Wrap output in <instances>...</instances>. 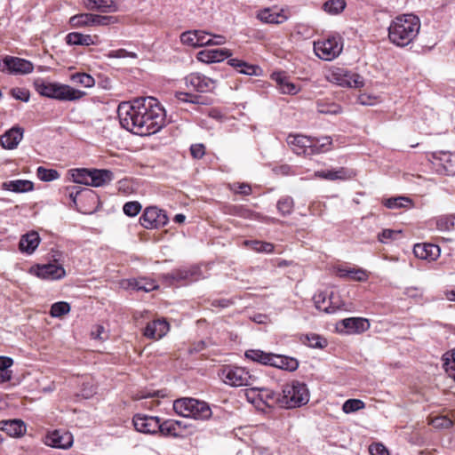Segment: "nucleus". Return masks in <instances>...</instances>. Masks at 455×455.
<instances>
[{"label": "nucleus", "mask_w": 455, "mask_h": 455, "mask_svg": "<svg viewBox=\"0 0 455 455\" xmlns=\"http://www.w3.org/2000/svg\"><path fill=\"white\" fill-rule=\"evenodd\" d=\"M244 245L258 252H271L273 251V244L263 243L257 240L244 241Z\"/></svg>", "instance_id": "nucleus-42"}, {"label": "nucleus", "mask_w": 455, "mask_h": 455, "mask_svg": "<svg viewBox=\"0 0 455 455\" xmlns=\"http://www.w3.org/2000/svg\"><path fill=\"white\" fill-rule=\"evenodd\" d=\"M192 156L195 158H202L205 153L204 146L203 144H195L190 148Z\"/></svg>", "instance_id": "nucleus-64"}, {"label": "nucleus", "mask_w": 455, "mask_h": 455, "mask_svg": "<svg viewBox=\"0 0 455 455\" xmlns=\"http://www.w3.org/2000/svg\"><path fill=\"white\" fill-rule=\"evenodd\" d=\"M232 55L228 49H204L197 52L196 59L204 63L220 62Z\"/></svg>", "instance_id": "nucleus-18"}, {"label": "nucleus", "mask_w": 455, "mask_h": 455, "mask_svg": "<svg viewBox=\"0 0 455 455\" xmlns=\"http://www.w3.org/2000/svg\"><path fill=\"white\" fill-rule=\"evenodd\" d=\"M68 175L73 182L90 186L91 170L71 169L68 171Z\"/></svg>", "instance_id": "nucleus-33"}, {"label": "nucleus", "mask_w": 455, "mask_h": 455, "mask_svg": "<svg viewBox=\"0 0 455 455\" xmlns=\"http://www.w3.org/2000/svg\"><path fill=\"white\" fill-rule=\"evenodd\" d=\"M245 357L253 362H258L277 369H283L284 366V356L279 354L266 353L259 349H251L245 352Z\"/></svg>", "instance_id": "nucleus-11"}, {"label": "nucleus", "mask_w": 455, "mask_h": 455, "mask_svg": "<svg viewBox=\"0 0 455 455\" xmlns=\"http://www.w3.org/2000/svg\"><path fill=\"white\" fill-rule=\"evenodd\" d=\"M401 235L400 230H394V229H383L379 235H378V240L379 242L382 243H387L391 241H394Z\"/></svg>", "instance_id": "nucleus-48"}, {"label": "nucleus", "mask_w": 455, "mask_h": 455, "mask_svg": "<svg viewBox=\"0 0 455 455\" xmlns=\"http://www.w3.org/2000/svg\"><path fill=\"white\" fill-rule=\"evenodd\" d=\"M431 425L435 428H449L453 425V422L446 416H438L432 419Z\"/></svg>", "instance_id": "nucleus-51"}, {"label": "nucleus", "mask_w": 455, "mask_h": 455, "mask_svg": "<svg viewBox=\"0 0 455 455\" xmlns=\"http://www.w3.org/2000/svg\"><path fill=\"white\" fill-rule=\"evenodd\" d=\"M383 204L388 209H399L411 204V200L405 196H396L383 200Z\"/></svg>", "instance_id": "nucleus-37"}, {"label": "nucleus", "mask_w": 455, "mask_h": 455, "mask_svg": "<svg viewBox=\"0 0 455 455\" xmlns=\"http://www.w3.org/2000/svg\"><path fill=\"white\" fill-rule=\"evenodd\" d=\"M31 272L39 278L46 280H59L66 275L63 267L57 263L37 266L36 268H32Z\"/></svg>", "instance_id": "nucleus-14"}, {"label": "nucleus", "mask_w": 455, "mask_h": 455, "mask_svg": "<svg viewBox=\"0 0 455 455\" xmlns=\"http://www.w3.org/2000/svg\"><path fill=\"white\" fill-rule=\"evenodd\" d=\"M113 180V173L108 170H91L90 186L101 187Z\"/></svg>", "instance_id": "nucleus-27"}, {"label": "nucleus", "mask_w": 455, "mask_h": 455, "mask_svg": "<svg viewBox=\"0 0 455 455\" xmlns=\"http://www.w3.org/2000/svg\"><path fill=\"white\" fill-rule=\"evenodd\" d=\"M70 311V306L68 303L60 301L54 303L52 307L50 314L52 317H60Z\"/></svg>", "instance_id": "nucleus-47"}, {"label": "nucleus", "mask_w": 455, "mask_h": 455, "mask_svg": "<svg viewBox=\"0 0 455 455\" xmlns=\"http://www.w3.org/2000/svg\"><path fill=\"white\" fill-rule=\"evenodd\" d=\"M343 39L339 35L329 36L314 43V52L323 60L331 61L342 52Z\"/></svg>", "instance_id": "nucleus-6"}, {"label": "nucleus", "mask_w": 455, "mask_h": 455, "mask_svg": "<svg viewBox=\"0 0 455 455\" xmlns=\"http://www.w3.org/2000/svg\"><path fill=\"white\" fill-rule=\"evenodd\" d=\"M174 422H177L178 426L176 427L179 429V433H183V436L187 434L192 435L196 432L194 427L185 424L183 421L174 420Z\"/></svg>", "instance_id": "nucleus-62"}, {"label": "nucleus", "mask_w": 455, "mask_h": 455, "mask_svg": "<svg viewBox=\"0 0 455 455\" xmlns=\"http://www.w3.org/2000/svg\"><path fill=\"white\" fill-rule=\"evenodd\" d=\"M120 285L126 290L132 289L146 292L156 290L158 287L154 281L148 280L146 278L123 280L121 281Z\"/></svg>", "instance_id": "nucleus-21"}, {"label": "nucleus", "mask_w": 455, "mask_h": 455, "mask_svg": "<svg viewBox=\"0 0 455 455\" xmlns=\"http://www.w3.org/2000/svg\"><path fill=\"white\" fill-rule=\"evenodd\" d=\"M228 63L244 75L258 76L262 74V69L259 66L250 65L238 59H229Z\"/></svg>", "instance_id": "nucleus-26"}, {"label": "nucleus", "mask_w": 455, "mask_h": 455, "mask_svg": "<svg viewBox=\"0 0 455 455\" xmlns=\"http://www.w3.org/2000/svg\"><path fill=\"white\" fill-rule=\"evenodd\" d=\"M92 336L95 339L104 340L108 338L107 331L105 328L101 325H97L92 331Z\"/></svg>", "instance_id": "nucleus-60"}, {"label": "nucleus", "mask_w": 455, "mask_h": 455, "mask_svg": "<svg viewBox=\"0 0 455 455\" xmlns=\"http://www.w3.org/2000/svg\"><path fill=\"white\" fill-rule=\"evenodd\" d=\"M70 81L75 84L94 85L95 80L86 73H74L70 76Z\"/></svg>", "instance_id": "nucleus-44"}, {"label": "nucleus", "mask_w": 455, "mask_h": 455, "mask_svg": "<svg viewBox=\"0 0 455 455\" xmlns=\"http://www.w3.org/2000/svg\"><path fill=\"white\" fill-rule=\"evenodd\" d=\"M199 267H192L190 268H181L175 270L172 274V277L174 280L180 281V280H188V281H194L197 280L199 278Z\"/></svg>", "instance_id": "nucleus-32"}, {"label": "nucleus", "mask_w": 455, "mask_h": 455, "mask_svg": "<svg viewBox=\"0 0 455 455\" xmlns=\"http://www.w3.org/2000/svg\"><path fill=\"white\" fill-rule=\"evenodd\" d=\"M141 210V205L139 202H128L124 205V212L131 217L136 216Z\"/></svg>", "instance_id": "nucleus-53"}, {"label": "nucleus", "mask_w": 455, "mask_h": 455, "mask_svg": "<svg viewBox=\"0 0 455 455\" xmlns=\"http://www.w3.org/2000/svg\"><path fill=\"white\" fill-rule=\"evenodd\" d=\"M435 227L440 231L455 229V215H443L435 220Z\"/></svg>", "instance_id": "nucleus-35"}, {"label": "nucleus", "mask_w": 455, "mask_h": 455, "mask_svg": "<svg viewBox=\"0 0 455 455\" xmlns=\"http://www.w3.org/2000/svg\"><path fill=\"white\" fill-rule=\"evenodd\" d=\"M365 407V403L359 399H348L347 400L342 406V410L345 413H352L357 411Z\"/></svg>", "instance_id": "nucleus-46"}, {"label": "nucleus", "mask_w": 455, "mask_h": 455, "mask_svg": "<svg viewBox=\"0 0 455 455\" xmlns=\"http://www.w3.org/2000/svg\"><path fill=\"white\" fill-rule=\"evenodd\" d=\"M135 429L144 434H156L160 428L158 417L137 414L132 419Z\"/></svg>", "instance_id": "nucleus-13"}, {"label": "nucleus", "mask_w": 455, "mask_h": 455, "mask_svg": "<svg viewBox=\"0 0 455 455\" xmlns=\"http://www.w3.org/2000/svg\"><path fill=\"white\" fill-rule=\"evenodd\" d=\"M24 129L16 125L6 131L0 136V145L8 150H12L18 147L23 139Z\"/></svg>", "instance_id": "nucleus-16"}, {"label": "nucleus", "mask_w": 455, "mask_h": 455, "mask_svg": "<svg viewBox=\"0 0 455 455\" xmlns=\"http://www.w3.org/2000/svg\"><path fill=\"white\" fill-rule=\"evenodd\" d=\"M368 278L367 272L363 268H355L352 267L350 274L348 275V279L357 282L366 281Z\"/></svg>", "instance_id": "nucleus-54"}, {"label": "nucleus", "mask_w": 455, "mask_h": 455, "mask_svg": "<svg viewBox=\"0 0 455 455\" xmlns=\"http://www.w3.org/2000/svg\"><path fill=\"white\" fill-rule=\"evenodd\" d=\"M326 80L336 85H363V78L346 67L331 66L324 72Z\"/></svg>", "instance_id": "nucleus-5"}, {"label": "nucleus", "mask_w": 455, "mask_h": 455, "mask_svg": "<svg viewBox=\"0 0 455 455\" xmlns=\"http://www.w3.org/2000/svg\"><path fill=\"white\" fill-rule=\"evenodd\" d=\"M258 393V396L260 400L265 401V403L268 405V406H272V403H270V401L273 400V401H277L278 400V397L276 394H275L274 392L272 391H269L267 389H265V388H260V387H251V389L247 390L246 391V396L248 398L249 401L251 400V402L253 403L254 402V398H255V394Z\"/></svg>", "instance_id": "nucleus-28"}, {"label": "nucleus", "mask_w": 455, "mask_h": 455, "mask_svg": "<svg viewBox=\"0 0 455 455\" xmlns=\"http://www.w3.org/2000/svg\"><path fill=\"white\" fill-rule=\"evenodd\" d=\"M444 368L447 374L455 381V348L444 355Z\"/></svg>", "instance_id": "nucleus-43"}, {"label": "nucleus", "mask_w": 455, "mask_h": 455, "mask_svg": "<svg viewBox=\"0 0 455 455\" xmlns=\"http://www.w3.org/2000/svg\"><path fill=\"white\" fill-rule=\"evenodd\" d=\"M40 237L38 233L31 231L21 236L20 240V250L22 252L32 253L39 245Z\"/></svg>", "instance_id": "nucleus-23"}, {"label": "nucleus", "mask_w": 455, "mask_h": 455, "mask_svg": "<svg viewBox=\"0 0 455 455\" xmlns=\"http://www.w3.org/2000/svg\"><path fill=\"white\" fill-rule=\"evenodd\" d=\"M420 20L413 14L398 15L388 26V39L398 47L410 44L419 35Z\"/></svg>", "instance_id": "nucleus-2"}, {"label": "nucleus", "mask_w": 455, "mask_h": 455, "mask_svg": "<svg viewBox=\"0 0 455 455\" xmlns=\"http://www.w3.org/2000/svg\"><path fill=\"white\" fill-rule=\"evenodd\" d=\"M34 69L33 64L19 57L6 56L0 60V70L7 71L14 75H25L31 73Z\"/></svg>", "instance_id": "nucleus-9"}, {"label": "nucleus", "mask_w": 455, "mask_h": 455, "mask_svg": "<svg viewBox=\"0 0 455 455\" xmlns=\"http://www.w3.org/2000/svg\"><path fill=\"white\" fill-rule=\"evenodd\" d=\"M177 426V422H174L173 419H167L162 423L160 422L158 432L166 436L181 437L183 433H179Z\"/></svg>", "instance_id": "nucleus-34"}, {"label": "nucleus", "mask_w": 455, "mask_h": 455, "mask_svg": "<svg viewBox=\"0 0 455 455\" xmlns=\"http://www.w3.org/2000/svg\"><path fill=\"white\" fill-rule=\"evenodd\" d=\"M286 143L295 154L308 156V147L311 143V137L300 134H290L286 137Z\"/></svg>", "instance_id": "nucleus-19"}, {"label": "nucleus", "mask_w": 455, "mask_h": 455, "mask_svg": "<svg viewBox=\"0 0 455 455\" xmlns=\"http://www.w3.org/2000/svg\"><path fill=\"white\" fill-rule=\"evenodd\" d=\"M107 56L108 58H126V57H130V58H133V59L137 58V54L135 52H128L125 49H118V50L110 51Z\"/></svg>", "instance_id": "nucleus-57"}, {"label": "nucleus", "mask_w": 455, "mask_h": 455, "mask_svg": "<svg viewBox=\"0 0 455 455\" xmlns=\"http://www.w3.org/2000/svg\"><path fill=\"white\" fill-rule=\"evenodd\" d=\"M187 85H208L206 77L202 76L200 74L193 73L186 77Z\"/></svg>", "instance_id": "nucleus-52"}, {"label": "nucleus", "mask_w": 455, "mask_h": 455, "mask_svg": "<svg viewBox=\"0 0 455 455\" xmlns=\"http://www.w3.org/2000/svg\"><path fill=\"white\" fill-rule=\"evenodd\" d=\"M3 188L6 190L16 193H24L31 191L33 189V183L30 180H11L8 182H4L3 184Z\"/></svg>", "instance_id": "nucleus-30"}, {"label": "nucleus", "mask_w": 455, "mask_h": 455, "mask_svg": "<svg viewBox=\"0 0 455 455\" xmlns=\"http://www.w3.org/2000/svg\"><path fill=\"white\" fill-rule=\"evenodd\" d=\"M413 253L419 259L431 261L439 257L440 248L432 243H418L414 245Z\"/></svg>", "instance_id": "nucleus-20"}, {"label": "nucleus", "mask_w": 455, "mask_h": 455, "mask_svg": "<svg viewBox=\"0 0 455 455\" xmlns=\"http://www.w3.org/2000/svg\"><path fill=\"white\" fill-rule=\"evenodd\" d=\"M115 18L113 16H102L92 14V26H106L114 22Z\"/></svg>", "instance_id": "nucleus-55"}, {"label": "nucleus", "mask_w": 455, "mask_h": 455, "mask_svg": "<svg viewBox=\"0 0 455 455\" xmlns=\"http://www.w3.org/2000/svg\"><path fill=\"white\" fill-rule=\"evenodd\" d=\"M170 330V325L165 319H156L148 323L144 330V336L148 339H160Z\"/></svg>", "instance_id": "nucleus-17"}, {"label": "nucleus", "mask_w": 455, "mask_h": 455, "mask_svg": "<svg viewBox=\"0 0 455 455\" xmlns=\"http://www.w3.org/2000/svg\"><path fill=\"white\" fill-rule=\"evenodd\" d=\"M261 21L272 24H280L284 21L283 8H266L257 16Z\"/></svg>", "instance_id": "nucleus-22"}, {"label": "nucleus", "mask_w": 455, "mask_h": 455, "mask_svg": "<svg viewBox=\"0 0 455 455\" xmlns=\"http://www.w3.org/2000/svg\"><path fill=\"white\" fill-rule=\"evenodd\" d=\"M140 224L148 228H158L168 223L166 213L156 207H148L140 218Z\"/></svg>", "instance_id": "nucleus-12"}, {"label": "nucleus", "mask_w": 455, "mask_h": 455, "mask_svg": "<svg viewBox=\"0 0 455 455\" xmlns=\"http://www.w3.org/2000/svg\"><path fill=\"white\" fill-rule=\"evenodd\" d=\"M36 91L42 96L59 100H75L85 95L75 87H36Z\"/></svg>", "instance_id": "nucleus-8"}, {"label": "nucleus", "mask_w": 455, "mask_h": 455, "mask_svg": "<svg viewBox=\"0 0 455 455\" xmlns=\"http://www.w3.org/2000/svg\"><path fill=\"white\" fill-rule=\"evenodd\" d=\"M199 92H203V91L198 90H183L176 92L175 97L180 102L185 103H192V104H203L204 100L203 97L199 94Z\"/></svg>", "instance_id": "nucleus-29"}, {"label": "nucleus", "mask_w": 455, "mask_h": 455, "mask_svg": "<svg viewBox=\"0 0 455 455\" xmlns=\"http://www.w3.org/2000/svg\"><path fill=\"white\" fill-rule=\"evenodd\" d=\"M345 7V0H328L323 4V10L332 15L340 13Z\"/></svg>", "instance_id": "nucleus-40"}, {"label": "nucleus", "mask_w": 455, "mask_h": 455, "mask_svg": "<svg viewBox=\"0 0 455 455\" xmlns=\"http://www.w3.org/2000/svg\"><path fill=\"white\" fill-rule=\"evenodd\" d=\"M309 401V391L304 382L293 380L286 394V409L301 407Z\"/></svg>", "instance_id": "nucleus-7"}, {"label": "nucleus", "mask_w": 455, "mask_h": 455, "mask_svg": "<svg viewBox=\"0 0 455 455\" xmlns=\"http://www.w3.org/2000/svg\"><path fill=\"white\" fill-rule=\"evenodd\" d=\"M197 37H198V42H197L198 47L211 45L212 38H211L210 33H208L204 30H197Z\"/></svg>", "instance_id": "nucleus-58"}, {"label": "nucleus", "mask_w": 455, "mask_h": 455, "mask_svg": "<svg viewBox=\"0 0 455 455\" xmlns=\"http://www.w3.org/2000/svg\"><path fill=\"white\" fill-rule=\"evenodd\" d=\"M353 172L346 168L340 167L336 170L318 171L315 172V176L320 179L336 180H347L352 177Z\"/></svg>", "instance_id": "nucleus-25"}, {"label": "nucleus", "mask_w": 455, "mask_h": 455, "mask_svg": "<svg viewBox=\"0 0 455 455\" xmlns=\"http://www.w3.org/2000/svg\"><path fill=\"white\" fill-rule=\"evenodd\" d=\"M88 9L108 12L115 11V6L112 0H92V3L88 4Z\"/></svg>", "instance_id": "nucleus-41"}, {"label": "nucleus", "mask_w": 455, "mask_h": 455, "mask_svg": "<svg viewBox=\"0 0 455 455\" xmlns=\"http://www.w3.org/2000/svg\"><path fill=\"white\" fill-rule=\"evenodd\" d=\"M173 410L180 416L196 420H205L212 416V410L205 402L188 397L175 400Z\"/></svg>", "instance_id": "nucleus-3"}, {"label": "nucleus", "mask_w": 455, "mask_h": 455, "mask_svg": "<svg viewBox=\"0 0 455 455\" xmlns=\"http://www.w3.org/2000/svg\"><path fill=\"white\" fill-rule=\"evenodd\" d=\"M371 455H389L387 448L381 443H376L370 446Z\"/></svg>", "instance_id": "nucleus-61"}, {"label": "nucleus", "mask_w": 455, "mask_h": 455, "mask_svg": "<svg viewBox=\"0 0 455 455\" xmlns=\"http://www.w3.org/2000/svg\"><path fill=\"white\" fill-rule=\"evenodd\" d=\"M307 345L313 348H323L327 346V340L318 334L307 336Z\"/></svg>", "instance_id": "nucleus-50"}, {"label": "nucleus", "mask_w": 455, "mask_h": 455, "mask_svg": "<svg viewBox=\"0 0 455 455\" xmlns=\"http://www.w3.org/2000/svg\"><path fill=\"white\" fill-rule=\"evenodd\" d=\"M339 327L345 329L347 334H359L369 330L370 323L366 318L348 317L341 320Z\"/></svg>", "instance_id": "nucleus-15"}, {"label": "nucleus", "mask_w": 455, "mask_h": 455, "mask_svg": "<svg viewBox=\"0 0 455 455\" xmlns=\"http://www.w3.org/2000/svg\"><path fill=\"white\" fill-rule=\"evenodd\" d=\"M180 42L188 46L197 48V30H188L180 35Z\"/></svg>", "instance_id": "nucleus-45"}, {"label": "nucleus", "mask_w": 455, "mask_h": 455, "mask_svg": "<svg viewBox=\"0 0 455 455\" xmlns=\"http://www.w3.org/2000/svg\"><path fill=\"white\" fill-rule=\"evenodd\" d=\"M324 152L325 148H323V145L320 144L319 140L311 137V143L308 147V156L322 154Z\"/></svg>", "instance_id": "nucleus-59"}, {"label": "nucleus", "mask_w": 455, "mask_h": 455, "mask_svg": "<svg viewBox=\"0 0 455 455\" xmlns=\"http://www.w3.org/2000/svg\"><path fill=\"white\" fill-rule=\"evenodd\" d=\"M37 176L43 181H52L57 180L60 177L57 171L52 169H46L42 166L37 168Z\"/></svg>", "instance_id": "nucleus-49"}, {"label": "nucleus", "mask_w": 455, "mask_h": 455, "mask_svg": "<svg viewBox=\"0 0 455 455\" xmlns=\"http://www.w3.org/2000/svg\"><path fill=\"white\" fill-rule=\"evenodd\" d=\"M379 96L366 90H359L356 94V102L363 106H372L378 103Z\"/></svg>", "instance_id": "nucleus-36"}, {"label": "nucleus", "mask_w": 455, "mask_h": 455, "mask_svg": "<svg viewBox=\"0 0 455 455\" xmlns=\"http://www.w3.org/2000/svg\"><path fill=\"white\" fill-rule=\"evenodd\" d=\"M95 392H96L95 387L92 384L86 383V384H84V387L81 390V395L84 398L88 399V398L92 397L95 394Z\"/></svg>", "instance_id": "nucleus-63"}, {"label": "nucleus", "mask_w": 455, "mask_h": 455, "mask_svg": "<svg viewBox=\"0 0 455 455\" xmlns=\"http://www.w3.org/2000/svg\"><path fill=\"white\" fill-rule=\"evenodd\" d=\"M12 94L15 99L22 101H28L29 99V92L27 87H13Z\"/></svg>", "instance_id": "nucleus-56"}, {"label": "nucleus", "mask_w": 455, "mask_h": 455, "mask_svg": "<svg viewBox=\"0 0 455 455\" xmlns=\"http://www.w3.org/2000/svg\"><path fill=\"white\" fill-rule=\"evenodd\" d=\"M0 429L12 437L22 435L26 432V426L19 419L6 420L0 422Z\"/></svg>", "instance_id": "nucleus-24"}, {"label": "nucleus", "mask_w": 455, "mask_h": 455, "mask_svg": "<svg viewBox=\"0 0 455 455\" xmlns=\"http://www.w3.org/2000/svg\"><path fill=\"white\" fill-rule=\"evenodd\" d=\"M314 301L317 309L323 310L328 314L334 313L339 308L338 306L325 305L327 301V296L323 292L315 294L314 296Z\"/></svg>", "instance_id": "nucleus-38"}, {"label": "nucleus", "mask_w": 455, "mask_h": 455, "mask_svg": "<svg viewBox=\"0 0 455 455\" xmlns=\"http://www.w3.org/2000/svg\"><path fill=\"white\" fill-rule=\"evenodd\" d=\"M69 24L73 28L92 26V13H80L74 15L69 19Z\"/></svg>", "instance_id": "nucleus-39"}, {"label": "nucleus", "mask_w": 455, "mask_h": 455, "mask_svg": "<svg viewBox=\"0 0 455 455\" xmlns=\"http://www.w3.org/2000/svg\"><path fill=\"white\" fill-rule=\"evenodd\" d=\"M117 113L121 125L140 136L154 134L164 125V109L153 97L139 99L133 103L122 102Z\"/></svg>", "instance_id": "nucleus-1"}, {"label": "nucleus", "mask_w": 455, "mask_h": 455, "mask_svg": "<svg viewBox=\"0 0 455 455\" xmlns=\"http://www.w3.org/2000/svg\"><path fill=\"white\" fill-rule=\"evenodd\" d=\"M220 379L231 387L252 386L257 378L243 367L226 365L219 371Z\"/></svg>", "instance_id": "nucleus-4"}, {"label": "nucleus", "mask_w": 455, "mask_h": 455, "mask_svg": "<svg viewBox=\"0 0 455 455\" xmlns=\"http://www.w3.org/2000/svg\"><path fill=\"white\" fill-rule=\"evenodd\" d=\"M73 442L72 434L65 429L49 431L44 437V444L55 449H69L73 445Z\"/></svg>", "instance_id": "nucleus-10"}, {"label": "nucleus", "mask_w": 455, "mask_h": 455, "mask_svg": "<svg viewBox=\"0 0 455 455\" xmlns=\"http://www.w3.org/2000/svg\"><path fill=\"white\" fill-rule=\"evenodd\" d=\"M66 42L70 45L89 46L94 44L92 36L84 35L78 32H71L66 36Z\"/></svg>", "instance_id": "nucleus-31"}]
</instances>
